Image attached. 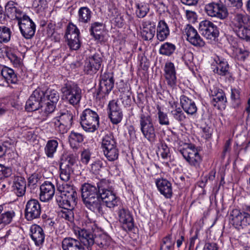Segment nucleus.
Returning <instances> with one entry per match:
<instances>
[{
  "label": "nucleus",
  "mask_w": 250,
  "mask_h": 250,
  "mask_svg": "<svg viewBox=\"0 0 250 250\" xmlns=\"http://www.w3.org/2000/svg\"><path fill=\"white\" fill-rule=\"evenodd\" d=\"M82 197L83 200L100 196L107 207L112 208L118 205L119 197L112 189L111 183L107 180L103 179L95 185L84 183L82 186Z\"/></svg>",
  "instance_id": "obj_1"
},
{
  "label": "nucleus",
  "mask_w": 250,
  "mask_h": 250,
  "mask_svg": "<svg viewBox=\"0 0 250 250\" xmlns=\"http://www.w3.org/2000/svg\"><path fill=\"white\" fill-rule=\"evenodd\" d=\"M62 98L66 102L76 106L78 105L82 97V92L78 85L72 81H67L62 86Z\"/></svg>",
  "instance_id": "obj_2"
},
{
  "label": "nucleus",
  "mask_w": 250,
  "mask_h": 250,
  "mask_svg": "<svg viewBox=\"0 0 250 250\" xmlns=\"http://www.w3.org/2000/svg\"><path fill=\"white\" fill-rule=\"evenodd\" d=\"M80 121L82 127L86 132L93 133L99 127V115L90 108H86L82 112Z\"/></svg>",
  "instance_id": "obj_3"
},
{
  "label": "nucleus",
  "mask_w": 250,
  "mask_h": 250,
  "mask_svg": "<svg viewBox=\"0 0 250 250\" xmlns=\"http://www.w3.org/2000/svg\"><path fill=\"white\" fill-rule=\"evenodd\" d=\"M86 228H78L75 230L76 235H78L79 241L83 244L88 250H92V247L94 245L95 236L93 234V227L95 226L94 222L89 221L84 222Z\"/></svg>",
  "instance_id": "obj_4"
},
{
  "label": "nucleus",
  "mask_w": 250,
  "mask_h": 250,
  "mask_svg": "<svg viewBox=\"0 0 250 250\" xmlns=\"http://www.w3.org/2000/svg\"><path fill=\"white\" fill-rule=\"evenodd\" d=\"M232 224L238 229H243L250 225V204H245L243 210L234 209L230 213Z\"/></svg>",
  "instance_id": "obj_5"
},
{
  "label": "nucleus",
  "mask_w": 250,
  "mask_h": 250,
  "mask_svg": "<svg viewBox=\"0 0 250 250\" xmlns=\"http://www.w3.org/2000/svg\"><path fill=\"white\" fill-rule=\"evenodd\" d=\"M142 113L139 116L140 130L144 136L149 142H154L156 139V131L150 115Z\"/></svg>",
  "instance_id": "obj_6"
},
{
  "label": "nucleus",
  "mask_w": 250,
  "mask_h": 250,
  "mask_svg": "<svg viewBox=\"0 0 250 250\" xmlns=\"http://www.w3.org/2000/svg\"><path fill=\"white\" fill-rule=\"evenodd\" d=\"M185 146L178 148V151L191 166H198L201 161V157L198 150L192 145H185Z\"/></svg>",
  "instance_id": "obj_7"
},
{
  "label": "nucleus",
  "mask_w": 250,
  "mask_h": 250,
  "mask_svg": "<svg viewBox=\"0 0 250 250\" xmlns=\"http://www.w3.org/2000/svg\"><path fill=\"white\" fill-rule=\"evenodd\" d=\"M75 163L76 159L73 155H68L65 158L61 160L60 164L59 174L60 179L62 181L67 182L70 179Z\"/></svg>",
  "instance_id": "obj_8"
},
{
  "label": "nucleus",
  "mask_w": 250,
  "mask_h": 250,
  "mask_svg": "<svg viewBox=\"0 0 250 250\" xmlns=\"http://www.w3.org/2000/svg\"><path fill=\"white\" fill-rule=\"evenodd\" d=\"M114 80L112 74L104 73L100 81L99 86L96 92V98H104L114 87Z\"/></svg>",
  "instance_id": "obj_9"
},
{
  "label": "nucleus",
  "mask_w": 250,
  "mask_h": 250,
  "mask_svg": "<svg viewBox=\"0 0 250 250\" xmlns=\"http://www.w3.org/2000/svg\"><path fill=\"white\" fill-rule=\"evenodd\" d=\"M102 62L101 54L96 52L91 55L85 61L84 72L89 75L95 74L100 69Z\"/></svg>",
  "instance_id": "obj_10"
},
{
  "label": "nucleus",
  "mask_w": 250,
  "mask_h": 250,
  "mask_svg": "<svg viewBox=\"0 0 250 250\" xmlns=\"http://www.w3.org/2000/svg\"><path fill=\"white\" fill-rule=\"evenodd\" d=\"M205 10L208 16L221 20L225 19L228 16L227 8L219 1L217 2H211L206 4L205 6Z\"/></svg>",
  "instance_id": "obj_11"
},
{
  "label": "nucleus",
  "mask_w": 250,
  "mask_h": 250,
  "mask_svg": "<svg viewBox=\"0 0 250 250\" xmlns=\"http://www.w3.org/2000/svg\"><path fill=\"white\" fill-rule=\"evenodd\" d=\"M41 212V206L38 200L31 199L27 202L24 209V216L27 221H31L39 218Z\"/></svg>",
  "instance_id": "obj_12"
},
{
  "label": "nucleus",
  "mask_w": 250,
  "mask_h": 250,
  "mask_svg": "<svg viewBox=\"0 0 250 250\" xmlns=\"http://www.w3.org/2000/svg\"><path fill=\"white\" fill-rule=\"evenodd\" d=\"M18 25L22 35L25 39H30L34 36L36 25L28 16L23 15L22 18L19 20Z\"/></svg>",
  "instance_id": "obj_13"
},
{
  "label": "nucleus",
  "mask_w": 250,
  "mask_h": 250,
  "mask_svg": "<svg viewBox=\"0 0 250 250\" xmlns=\"http://www.w3.org/2000/svg\"><path fill=\"white\" fill-rule=\"evenodd\" d=\"M199 30L201 34L208 40H214L219 34L217 26L208 20H204L200 22Z\"/></svg>",
  "instance_id": "obj_14"
},
{
  "label": "nucleus",
  "mask_w": 250,
  "mask_h": 250,
  "mask_svg": "<svg viewBox=\"0 0 250 250\" xmlns=\"http://www.w3.org/2000/svg\"><path fill=\"white\" fill-rule=\"evenodd\" d=\"M43 96L44 91L40 88L35 90L26 103V110L31 112L36 111L42 107Z\"/></svg>",
  "instance_id": "obj_15"
},
{
  "label": "nucleus",
  "mask_w": 250,
  "mask_h": 250,
  "mask_svg": "<svg viewBox=\"0 0 250 250\" xmlns=\"http://www.w3.org/2000/svg\"><path fill=\"white\" fill-rule=\"evenodd\" d=\"M118 220L125 231H130L134 226V220L131 212L127 208H122L117 210Z\"/></svg>",
  "instance_id": "obj_16"
},
{
  "label": "nucleus",
  "mask_w": 250,
  "mask_h": 250,
  "mask_svg": "<svg viewBox=\"0 0 250 250\" xmlns=\"http://www.w3.org/2000/svg\"><path fill=\"white\" fill-rule=\"evenodd\" d=\"M184 30L187 36V40L192 45L196 47H203L205 45V42L192 26L187 24Z\"/></svg>",
  "instance_id": "obj_17"
},
{
  "label": "nucleus",
  "mask_w": 250,
  "mask_h": 250,
  "mask_svg": "<svg viewBox=\"0 0 250 250\" xmlns=\"http://www.w3.org/2000/svg\"><path fill=\"white\" fill-rule=\"evenodd\" d=\"M210 95L212 97L211 104L214 107L220 110L225 109L227 100L222 89L214 88L211 90Z\"/></svg>",
  "instance_id": "obj_18"
},
{
  "label": "nucleus",
  "mask_w": 250,
  "mask_h": 250,
  "mask_svg": "<svg viewBox=\"0 0 250 250\" xmlns=\"http://www.w3.org/2000/svg\"><path fill=\"white\" fill-rule=\"evenodd\" d=\"M211 69L214 73L220 76H226L229 72V66L225 59L218 56L213 58V62L211 65Z\"/></svg>",
  "instance_id": "obj_19"
},
{
  "label": "nucleus",
  "mask_w": 250,
  "mask_h": 250,
  "mask_svg": "<svg viewBox=\"0 0 250 250\" xmlns=\"http://www.w3.org/2000/svg\"><path fill=\"white\" fill-rule=\"evenodd\" d=\"M164 76L167 84L172 89L177 86L176 70L174 64L171 62H166L164 67Z\"/></svg>",
  "instance_id": "obj_20"
},
{
  "label": "nucleus",
  "mask_w": 250,
  "mask_h": 250,
  "mask_svg": "<svg viewBox=\"0 0 250 250\" xmlns=\"http://www.w3.org/2000/svg\"><path fill=\"white\" fill-rule=\"evenodd\" d=\"M55 192L54 184L45 181L40 186V198L42 202H47L52 199Z\"/></svg>",
  "instance_id": "obj_21"
},
{
  "label": "nucleus",
  "mask_w": 250,
  "mask_h": 250,
  "mask_svg": "<svg viewBox=\"0 0 250 250\" xmlns=\"http://www.w3.org/2000/svg\"><path fill=\"white\" fill-rule=\"evenodd\" d=\"M59 206L63 208H74L77 204V193L76 192L60 196L57 199Z\"/></svg>",
  "instance_id": "obj_22"
},
{
  "label": "nucleus",
  "mask_w": 250,
  "mask_h": 250,
  "mask_svg": "<svg viewBox=\"0 0 250 250\" xmlns=\"http://www.w3.org/2000/svg\"><path fill=\"white\" fill-rule=\"evenodd\" d=\"M8 208L6 204L0 205V225L6 226L10 224L15 216V211Z\"/></svg>",
  "instance_id": "obj_23"
},
{
  "label": "nucleus",
  "mask_w": 250,
  "mask_h": 250,
  "mask_svg": "<svg viewBox=\"0 0 250 250\" xmlns=\"http://www.w3.org/2000/svg\"><path fill=\"white\" fill-rule=\"evenodd\" d=\"M30 236L36 246L41 247L44 242L45 235L42 229L37 225L30 228Z\"/></svg>",
  "instance_id": "obj_24"
},
{
  "label": "nucleus",
  "mask_w": 250,
  "mask_h": 250,
  "mask_svg": "<svg viewBox=\"0 0 250 250\" xmlns=\"http://www.w3.org/2000/svg\"><path fill=\"white\" fill-rule=\"evenodd\" d=\"M180 104L182 109L188 114L194 115L196 114L197 107L195 102L184 95L181 96Z\"/></svg>",
  "instance_id": "obj_25"
},
{
  "label": "nucleus",
  "mask_w": 250,
  "mask_h": 250,
  "mask_svg": "<svg viewBox=\"0 0 250 250\" xmlns=\"http://www.w3.org/2000/svg\"><path fill=\"white\" fill-rule=\"evenodd\" d=\"M250 21V19L247 15L237 13L231 21L230 26L234 32L244 26H248Z\"/></svg>",
  "instance_id": "obj_26"
},
{
  "label": "nucleus",
  "mask_w": 250,
  "mask_h": 250,
  "mask_svg": "<svg viewBox=\"0 0 250 250\" xmlns=\"http://www.w3.org/2000/svg\"><path fill=\"white\" fill-rule=\"evenodd\" d=\"M102 201L100 196H98L92 198H90L83 200V202L85 207L89 210L96 214H102L103 212Z\"/></svg>",
  "instance_id": "obj_27"
},
{
  "label": "nucleus",
  "mask_w": 250,
  "mask_h": 250,
  "mask_svg": "<svg viewBox=\"0 0 250 250\" xmlns=\"http://www.w3.org/2000/svg\"><path fill=\"white\" fill-rule=\"evenodd\" d=\"M157 188L161 193L167 198H170L172 195L171 183L165 179H159L156 181Z\"/></svg>",
  "instance_id": "obj_28"
},
{
  "label": "nucleus",
  "mask_w": 250,
  "mask_h": 250,
  "mask_svg": "<svg viewBox=\"0 0 250 250\" xmlns=\"http://www.w3.org/2000/svg\"><path fill=\"white\" fill-rule=\"evenodd\" d=\"M12 185L13 190L18 197H22L25 194L26 188V182L24 178L21 176H14Z\"/></svg>",
  "instance_id": "obj_29"
},
{
  "label": "nucleus",
  "mask_w": 250,
  "mask_h": 250,
  "mask_svg": "<svg viewBox=\"0 0 250 250\" xmlns=\"http://www.w3.org/2000/svg\"><path fill=\"white\" fill-rule=\"evenodd\" d=\"M16 3L13 1L7 2L5 6V13L7 17L11 19L19 20L22 18V11L15 6Z\"/></svg>",
  "instance_id": "obj_30"
},
{
  "label": "nucleus",
  "mask_w": 250,
  "mask_h": 250,
  "mask_svg": "<svg viewBox=\"0 0 250 250\" xmlns=\"http://www.w3.org/2000/svg\"><path fill=\"white\" fill-rule=\"evenodd\" d=\"M63 250H84L79 240L71 237H66L62 241Z\"/></svg>",
  "instance_id": "obj_31"
},
{
  "label": "nucleus",
  "mask_w": 250,
  "mask_h": 250,
  "mask_svg": "<svg viewBox=\"0 0 250 250\" xmlns=\"http://www.w3.org/2000/svg\"><path fill=\"white\" fill-rule=\"evenodd\" d=\"M169 35V29L167 24L163 20L158 24L156 29V37L160 42L165 41Z\"/></svg>",
  "instance_id": "obj_32"
},
{
  "label": "nucleus",
  "mask_w": 250,
  "mask_h": 250,
  "mask_svg": "<svg viewBox=\"0 0 250 250\" xmlns=\"http://www.w3.org/2000/svg\"><path fill=\"white\" fill-rule=\"evenodd\" d=\"M0 74L8 83L15 84L18 82L17 75L14 70L7 66H3L0 70Z\"/></svg>",
  "instance_id": "obj_33"
},
{
  "label": "nucleus",
  "mask_w": 250,
  "mask_h": 250,
  "mask_svg": "<svg viewBox=\"0 0 250 250\" xmlns=\"http://www.w3.org/2000/svg\"><path fill=\"white\" fill-rule=\"evenodd\" d=\"M155 26L154 23L149 21L148 25L143 27L141 35L145 40L150 41L153 38L156 32Z\"/></svg>",
  "instance_id": "obj_34"
},
{
  "label": "nucleus",
  "mask_w": 250,
  "mask_h": 250,
  "mask_svg": "<svg viewBox=\"0 0 250 250\" xmlns=\"http://www.w3.org/2000/svg\"><path fill=\"white\" fill-rule=\"evenodd\" d=\"M59 143L57 140L51 139L47 141L44 147V153L47 158H53L57 151Z\"/></svg>",
  "instance_id": "obj_35"
},
{
  "label": "nucleus",
  "mask_w": 250,
  "mask_h": 250,
  "mask_svg": "<svg viewBox=\"0 0 250 250\" xmlns=\"http://www.w3.org/2000/svg\"><path fill=\"white\" fill-rule=\"evenodd\" d=\"M103 25L101 22H95L92 23L90 29V34L95 40L100 42L104 40L103 35Z\"/></svg>",
  "instance_id": "obj_36"
},
{
  "label": "nucleus",
  "mask_w": 250,
  "mask_h": 250,
  "mask_svg": "<svg viewBox=\"0 0 250 250\" xmlns=\"http://www.w3.org/2000/svg\"><path fill=\"white\" fill-rule=\"evenodd\" d=\"M84 136L80 133L71 131L68 137L69 142L71 147L77 149L80 144L84 140Z\"/></svg>",
  "instance_id": "obj_37"
},
{
  "label": "nucleus",
  "mask_w": 250,
  "mask_h": 250,
  "mask_svg": "<svg viewBox=\"0 0 250 250\" xmlns=\"http://www.w3.org/2000/svg\"><path fill=\"white\" fill-rule=\"evenodd\" d=\"M92 12L87 7L84 6L79 8L78 20L80 22L87 23L90 21Z\"/></svg>",
  "instance_id": "obj_38"
},
{
  "label": "nucleus",
  "mask_w": 250,
  "mask_h": 250,
  "mask_svg": "<svg viewBox=\"0 0 250 250\" xmlns=\"http://www.w3.org/2000/svg\"><path fill=\"white\" fill-rule=\"evenodd\" d=\"M104 156L109 161H114L119 157V150L117 146L102 147Z\"/></svg>",
  "instance_id": "obj_39"
},
{
  "label": "nucleus",
  "mask_w": 250,
  "mask_h": 250,
  "mask_svg": "<svg viewBox=\"0 0 250 250\" xmlns=\"http://www.w3.org/2000/svg\"><path fill=\"white\" fill-rule=\"evenodd\" d=\"M110 237L105 234H101L98 235H95L94 245L100 248L106 249L110 244Z\"/></svg>",
  "instance_id": "obj_40"
},
{
  "label": "nucleus",
  "mask_w": 250,
  "mask_h": 250,
  "mask_svg": "<svg viewBox=\"0 0 250 250\" xmlns=\"http://www.w3.org/2000/svg\"><path fill=\"white\" fill-rule=\"evenodd\" d=\"M55 118H58V120L61 123L71 126L73 123V115L70 111L64 109L61 111L60 115Z\"/></svg>",
  "instance_id": "obj_41"
},
{
  "label": "nucleus",
  "mask_w": 250,
  "mask_h": 250,
  "mask_svg": "<svg viewBox=\"0 0 250 250\" xmlns=\"http://www.w3.org/2000/svg\"><path fill=\"white\" fill-rule=\"evenodd\" d=\"M80 31L77 27L73 24H69L67 26L65 32V37L67 41L71 39H77L79 38Z\"/></svg>",
  "instance_id": "obj_42"
},
{
  "label": "nucleus",
  "mask_w": 250,
  "mask_h": 250,
  "mask_svg": "<svg viewBox=\"0 0 250 250\" xmlns=\"http://www.w3.org/2000/svg\"><path fill=\"white\" fill-rule=\"evenodd\" d=\"M170 114L174 120L181 125L184 124L187 119L184 112L179 107H176L175 109L172 110L170 111Z\"/></svg>",
  "instance_id": "obj_43"
},
{
  "label": "nucleus",
  "mask_w": 250,
  "mask_h": 250,
  "mask_svg": "<svg viewBox=\"0 0 250 250\" xmlns=\"http://www.w3.org/2000/svg\"><path fill=\"white\" fill-rule=\"evenodd\" d=\"M115 146H117V143L112 133L109 132L103 137L101 147Z\"/></svg>",
  "instance_id": "obj_44"
},
{
  "label": "nucleus",
  "mask_w": 250,
  "mask_h": 250,
  "mask_svg": "<svg viewBox=\"0 0 250 250\" xmlns=\"http://www.w3.org/2000/svg\"><path fill=\"white\" fill-rule=\"evenodd\" d=\"M12 32L11 29L5 26H0V43H6L9 42L11 39Z\"/></svg>",
  "instance_id": "obj_45"
},
{
  "label": "nucleus",
  "mask_w": 250,
  "mask_h": 250,
  "mask_svg": "<svg viewBox=\"0 0 250 250\" xmlns=\"http://www.w3.org/2000/svg\"><path fill=\"white\" fill-rule=\"evenodd\" d=\"M46 98L48 102L53 103H57L59 101L60 96L58 91L55 89L48 88L45 92H44V96L43 100Z\"/></svg>",
  "instance_id": "obj_46"
},
{
  "label": "nucleus",
  "mask_w": 250,
  "mask_h": 250,
  "mask_svg": "<svg viewBox=\"0 0 250 250\" xmlns=\"http://www.w3.org/2000/svg\"><path fill=\"white\" fill-rule=\"evenodd\" d=\"M175 49L176 46L174 44L167 42L161 45L159 53L160 54L169 56L174 53Z\"/></svg>",
  "instance_id": "obj_47"
},
{
  "label": "nucleus",
  "mask_w": 250,
  "mask_h": 250,
  "mask_svg": "<svg viewBox=\"0 0 250 250\" xmlns=\"http://www.w3.org/2000/svg\"><path fill=\"white\" fill-rule=\"evenodd\" d=\"M51 124L53 125L56 131L61 134H64L68 131L71 126L67 125L61 123L58 120V118H54Z\"/></svg>",
  "instance_id": "obj_48"
},
{
  "label": "nucleus",
  "mask_w": 250,
  "mask_h": 250,
  "mask_svg": "<svg viewBox=\"0 0 250 250\" xmlns=\"http://www.w3.org/2000/svg\"><path fill=\"white\" fill-rule=\"evenodd\" d=\"M248 26H244L234 32L240 39L247 42H250V29Z\"/></svg>",
  "instance_id": "obj_49"
},
{
  "label": "nucleus",
  "mask_w": 250,
  "mask_h": 250,
  "mask_svg": "<svg viewBox=\"0 0 250 250\" xmlns=\"http://www.w3.org/2000/svg\"><path fill=\"white\" fill-rule=\"evenodd\" d=\"M6 55L15 67H19L21 66V59L17 56L13 50L11 49L7 50L6 52Z\"/></svg>",
  "instance_id": "obj_50"
},
{
  "label": "nucleus",
  "mask_w": 250,
  "mask_h": 250,
  "mask_svg": "<svg viewBox=\"0 0 250 250\" xmlns=\"http://www.w3.org/2000/svg\"><path fill=\"white\" fill-rule=\"evenodd\" d=\"M171 234H168L162 239L160 250H171L174 245V242L172 241Z\"/></svg>",
  "instance_id": "obj_51"
},
{
  "label": "nucleus",
  "mask_w": 250,
  "mask_h": 250,
  "mask_svg": "<svg viewBox=\"0 0 250 250\" xmlns=\"http://www.w3.org/2000/svg\"><path fill=\"white\" fill-rule=\"evenodd\" d=\"M135 6L137 8L136 14L139 18L145 17L149 11L148 5L144 3H136Z\"/></svg>",
  "instance_id": "obj_52"
},
{
  "label": "nucleus",
  "mask_w": 250,
  "mask_h": 250,
  "mask_svg": "<svg viewBox=\"0 0 250 250\" xmlns=\"http://www.w3.org/2000/svg\"><path fill=\"white\" fill-rule=\"evenodd\" d=\"M57 191L60 193V195L63 194L64 195L72 194V192H76L75 188L73 185L67 184L60 185L57 187Z\"/></svg>",
  "instance_id": "obj_53"
},
{
  "label": "nucleus",
  "mask_w": 250,
  "mask_h": 250,
  "mask_svg": "<svg viewBox=\"0 0 250 250\" xmlns=\"http://www.w3.org/2000/svg\"><path fill=\"white\" fill-rule=\"evenodd\" d=\"M219 2L225 8L233 7L240 8L243 5L242 0H219Z\"/></svg>",
  "instance_id": "obj_54"
},
{
  "label": "nucleus",
  "mask_w": 250,
  "mask_h": 250,
  "mask_svg": "<svg viewBox=\"0 0 250 250\" xmlns=\"http://www.w3.org/2000/svg\"><path fill=\"white\" fill-rule=\"evenodd\" d=\"M157 108L158 110L157 115L159 124L161 125H169V122L167 113L162 111L160 106H158Z\"/></svg>",
  "instance_id": "obj_55"
},
{
  "label": "nucleus",
  "mask_w": 250,
  "mask_h": 250,
  "mask_svg": "<svg viewBox=\"0 0 250 250\" xmlns=\"http://www.w3.org/2000/svg\"><path fill=\"white\" fill-rule=\"evenodd\" d=\"M108 116L112 123L117 125L121 122L123 115L122 111H119L118 112L108 113Z\"/></svg>",
  "instance_id": "obj_56"
},
{
  "label": "nucleus",
  "mask_w": 250,
  "mask_h": 250,
  "mask_svg": "<svg viewBox=\"0 0 250 250\" xmlns=\"http://www.w3.org/2000/svg\"><path fill=\"white\" fill-rule=\"evenodd\" d=\"M158 154L163 159H167L169 156V150L167 146L165 144H161L158 148Z\"/></svg>",
  "instance_id": "obj_57"
},
{
  "label": "nucleus",
  "mask_w": 250,
  "mask_h": 250,
  "mask_svg": "<svg viewBox=\"0 0 250 250\" xmlns=\"http://www.w3.org/2000/svg\"><path fill=\"white\" fill-rule=\"evenodd\" d=\"M91 153L88 149H84L81 154V161L84 165H87L91 158Z\"/></svg>",
  "instance_id": "obj_58"
},
{
  "label": "nucleus",
  "mask_w": 250,
  "mask_h": 250,
  "mask_svg": "<svg viewBox=\"0 0 250 250\" xmlns=\"http://www.w3.org/2000/svg\"><path fill=\"white\" fill-rule=\"evenodd\" d=\"M249 55V52L245 49L238 48L237 49L236 58L238 60L244 62Z\"/></svg>",
  "instance_id": "obj_59"
},
{
  "label": "nucleus",
  "mask_w": 250,
  "mask_h": 250,
  "mask_svg": "<svg viewBox=\"0 0 250 250\" xmlns=\"http://www.w3.org/2000/svg\"><path fill=\"white\" fill-rule=\"evenodd\" d=\"M121 97L122 102L123 104L125 106L129 105L131 104V92L129 90L127 91L124 92L120 96Z\"/></svg>",
  "instance_id": "obj_60"
},
{
  "label": "nucleus",
  "mask_w": 250,
  "mask_h": 250,
  "mask_svg": "<svg viewBox=\"0 0 250 250\" xmlns=\"http://www.w3.org/2000/svg\"><path fill=\"white\" fill-rule=\"evenodd\" d=\"M12 174V169L9 167H6L0 165V179L8 177Z\"/></svg>",
  "instance_id": "obj_61"
},
{
  "label": "nucleus",
  "mask_w": 250,
  "mask_h": 250,
  "mask_svg": "<svg viewBox=\"0 0 250 250\" xmlns=\"http://www.w3.org/2000/svg\"><path fill=\"white\" fill-rule=\"evenodd\" d=\"M67 44L71 49L74 50H78L81 46L79 38L72 40L70 38V40L67 41Z\"/></svg>",
  "instance_id": "obj_62"
},
{
  "label": "nucleus",
  "mask_w": 250,
  "mask_h": 250,
  "mask_svg": "<svg viewBox=\"0 0 250 250\" xmlns=\"http://www.w3.org/2000/svg\"><path fill=\"white\" fill-rule=\"evenodd\" d=\"M108 108L109 109V113L122 111L117 102L114 100H112L109 103Z\"/></svg>",
  "instance_id": "obj_63"
},
{
  "label": "nucleus",
  "mask_w": 250,
  "mask_h": 250,
  "mask_svg": "<svg viewBox=\"0 0 250 250\" xmlns=\"http://www.w3.org/2000/svg\"><path fill=\"white\" fill-rule=\"evenodd\" d=\"M183 59L187 65H190L193 60V54L189 51L186 52L183 56Z\"/></svg>",
  "instance_id": "obj_64"
}]
</instances>
